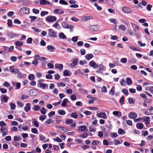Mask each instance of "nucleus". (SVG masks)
<instances>
[{
	"label": "nucleus",
	"mask_w": 153,
	"mask_h": 153,
	"mask_svg": "<svg viewBox=\"0 0 153 153\" xmlns=\"http://www.w3.org/2000/svg\"><path fill=\"white\" fill-rule=\"evenodd\" d=\"M8 36L10 38H13L14 37L16 36L17 34L16 33H14L13 32L9 33H7Z\"/></svg>",
	"instance_id": "6ab92c4d"
},
{
	"label": "nucleus",
	"mask_w": 153,
	"mask_h": 153,
	"mask_svg": "<svg viewBox=\"0 0 153 153\" xmlns=\"http://www.w3.org/2000/svg\"><path fill=\"white\" fill-rule=\"evenodd\" d=\"M118 133L119 134L123 135L125 134V131L121 128L118 129Z\"/></svg>",
	"instance_id": "2f4dec72"
},
{
	"label": "nucleus",
	"mask_w": 153,
	"mask_h": 153,
	"mask_svg": "<svg viewBox=\"0 0 153 153\" xmlns=\"http://www.w3.org/2000/svg\"><path fill=\"white\" fill-rule=\"evenodd\" d=\"M73 120H72L71 119H69L67 120L65 122V123L66 124H69L72 123H73Z\"/></svg>",
	"instance_id": "864d4df0"
},
{
	"label": "nucleus",
	"mask_w": 153,
	"mask_h": 153,
	"mask_svg": "<svg viewBox=\"0 0 153 153\" xmlns=\"http://www.w3.org/2000/svg\"><path fill=\"white\" fill-rule=\"evenodd\" d=\"M31 132L34 133V134H37L38 133V130H37L35 128H33L31 129Z\"/></svg>",
	"instance_id": "8fccbe9b"
},
{
	"label": "nucleus",
	"mask_w": 153,
	"mask_h": 153,
	"mask_svg": "<svg viewBox=\"0 0 153 153\" xmlns=\"http://www.w3.org/2000/svg\"><path fill=\"white\" fill-rule=\"evenodd\" d=\"M15 23L17 24H21V22L18 19H16L14 20V21Z\"/></svg>",
	"instance_id": "0e129e2a"
},
{
	"label": "nucleus",
	"mask_w": 153,
	"mask_h": 153,
	"mask_svg": "<svg viewBox=\"0 0 153 153\" xmlns=\"http://www.w3.org/2000/svg\"><path fill=\"white\" fill-rule=\"evenodd\" d=\"M69 102L67 98L64 99L61 104V105L62 107H65L66 106L67 102Z\"/></svg>",
	"instance_id": "b1692460"
},
{
	"label": "nucleus",
	"mask_w": 153,
	"mask_h": 153,
	"mask_svg": "<svg viewBox=\"0 0 153 153\" xmlns=\"http://www.w3.org/2000/svg\"><path fill=\"white\" fill-rule=\"evenodd\" d=\"M126 82L129 85H131L132 84V81L131 78L127 77L126 78Z\"/></svg>",
	"instance_id": "cd10ccee"
},
{
	"label": "nucleus",
	"mask_w": 153,
	"mask_h": 153,
	"mask_svg": "<svg viewBox=\"0 0 153 153\" xmlns=\"http://www.w3.org/2000/svg\"><path fill=\"white\" fill-rule=\"evenodd\" d=\"M137 117V114L135 112H131L128 114V117L134 119Z\"/></svg>",
	"instance_id": "9b49d317"
},
{
	"label": "nucleus",
	"mask_w": 153,
	"mask_h": 153,
	"mask_svg": "<svg viewBox=\"0 0 153 153\" xmlns=\"http://www.w3.org/2000/svg\"><path fill=\"white\" fill-rule=\"evenodd\" d=\"M137 43L138 45L140 47H144L146 45V44L145 43H143L140 41H138Z\"/></svg>",
	"instance_id": "bf43d9fd"
},
{
	"label": "nucleus",
	"mask_w": 153,
	"mask_h": 153,
	"mask_svg": "<svg viewBox=\"0 0 153 153\" xmlns=\"http://www.w3.org/2000/svg\"><path fill=\"white\" fill-rule=\"evenodd\" d=\"M10 109L12 110H14L16 108V105L13 103H10Z\"/></svg>",
	"instance_id": "a18cd8bd"
},
{
	"label": "nucleus",
	"mask_w": 153,
	"mask_h": 153,
	"mask_svg": "<svg viewBox=\"0 0 153 153\" xmlns=\"http://www.w3.org/2000/svg\"><path fill=\"white\" fill-rule=\"evenodd\" d=\"M89 65L94 68H98V65L94 61L92 60L89 63Z\"/></svg>",
	"instance_id": "1a4fd4ad"
},
{
	"label": "nucleus",
	"mask_w": 153,
	"mask_h": 153,
	"mask_svg": "<svg viewBox=\"0 0 153 153\" xmlns=\"http://www.w3.org/2000/svg\"><path fill=\"white\" fill-rule=\"evenodd\" d=\"M59 3L62 4L63 5H68V3L65 1L64 0H60L59 1Z\"/></svg>",
	"instance_id": "a19ab883"
},
{
	"label": "nucleus",
	"mask_w": 153,
	"mask_h": 153,
	"mask_svg": "<svg viewBox=\"0 0 153 153\" xmlns=\"http://www.w3.org/2000/svg\"><path fill=\"white\" fill-rule=\"evenodd\" d=\"M62 25L64 28L67 29L69 28V26L70 25H68L67 23L65 22H63L62 23Z\"/></svg>",
	"instance_id": "a878e982"
},
{
	"label": "nucleus",
	"mask_w": 153,
	"mask_h": 153,
	"mask_svg": "<svg viewBox=\"0 0 153 153\" xmlns=\"http://www.w3.org/2000/svg\"><path fill=\"white\" fill-rule=\"evenodd\" d=\"M105 1L109 5L113 4L114 3L113 0H105Z\"/></svg>",
	"instance_id": "3c124183"
},
{
	"label": "nucleus",
	"mask_w": 153,
	"mask_h": 153,
	"mask_svg": "<svg viewBox=\"0 0 153 153\" xmlns=\"http://www.w3.org/2000/svg\"><path fill=\"white\" fill-rule=\"evenodd\" d=\"M114 86L112 88L109 92V94H110L111 95H113L115 93V90H114Z\"/></svg>",
	"instance_id": "7c9ffc66"
},
{
	"label": "nucleus",
	"mask_w": 153,
	"mask_h": 153,
	"mask_svg": "<svg viewBox=\"0 0 153 153\" xmlns=\"http://www.w3.org/2000/svg\"><path fill=\"white\" fill-rule=\"evenodd\" d=\"M150 117H145L142 118V122H145V124L149 123V119Z\"/></svg>",
	"instance_id": "9d476101"
},
{
	"label": "nucleus",
	"mask_w": 153,
	"mask_h": 153,
	"mask_svg": "<svg viewBox=\"0 0 153 153\" xmlns=\"http://www.w3.org/2000/svg\"><path fill=\"white\" fill-rule=\"evenodd\" d=\"M128 101L130 104H133L135 101V99L134 98H129Z\"/></svg>",
	"instance_id": "72a5a7b5"
},
{
	"label": "nucleus",
	"mask_w": 153,
	"mask_h": 153,
	"mask_svg": "<svg viewBox=\"0 0 153 153\" xmlns=\"http://www.w3.org/2000/svg\"><path fill=\"white\" fill-rule=\"evenodd\" d=\"M89 130L91 132L95 131V128L93 126L91 125L89 126Z\"/></svg>",
	"instance_id": "69168bd1"
},
{
	"label": "nucleus",
	"mask_w": 153,
	"mask_h": 153,
	"mask_svg": "<svg viewBox=\"0 0 153 153\" xmlns=\"http://www.w3.org/2000/svg\"><path fill=\"white\" fill-rule=\"evenodd\" d=\"M93 55L92 54H88L85 56V59L88 60H90L91 59L93 58Z\"/></svg>",
	"instance_id": "5701e85b"
},
{
	"label": "nucleus",
	"mask_w": 153,
	"mask_h": 153,
	"mask_svg": "<svg viewBox=\"0 0 153 153\" xmlns=\"http://www.w3.org/2000/svg\"><path fill=\"white\" fill-rule=\"evenodd\" d=\"M123 92L126 96L128 95V90L125 88H123L122 90Z\"/></svg>",
	"instance_id": "37998d69"
},
{
	"label": "nucleus",
	"mask_w": 153,
	"mask_h": 153,
	"mask_svg": "<svg viewBox=\"0 0 153 153\" xmlns=\"http://www.w3.org/2000/svg\"><path fill=\"white\" fill-rule=\"evenodd\" d=\"M102 91V92L105 93L107 92V88L105 86H103L101 88Z\"/></svg>",
	"instance_id": "5fc2aeb1"
},
{
	"label": "nucleus",
	"mask_w": 153,
	"mask_h": 153,
	"mask_svg": "<svg viewBox=\"0 0 153 153\" xmlns=\"http://www.w3.org/2000/svg\"><path fill=\"white\" fill-rule=\"evenodd\" d=\"M48 13V12L47 11H42L41 12V16H42L47 15Z\"/></svg>",
	"instance_id": "ea45409f"
},
{
	"label": "nucleus",
	"mask_w": 153,
	"mask_h": 153,
	"mask_svg": "<svg viewBox=\"0 0 153 153\" xmlns=\"http://www.w3.org/2000/svg\"><path fill=\"white\" fill-rule=\"evenodd\" d=\"M32 11L34 13L36 14H38L39 13V10L35 8L33 9Z\"/></svg>",
	"instance_id": "e2e57ef3"
},
{
	"label": "nucleus",
	"mask_w": 153,
	"mask_h": 153,
	"mask_svg": "<svg viewBox=\"0 0 153 153\" xmlns=\"http://www.w3.org/2000/svg\"><path fill=\"white\" fill-rule=\"evenodd\" d=\"M39 87L43 89H48V84L45 83H39Z\"/></svg>",
	"instance_id": "ddd939ff"
},
{
	"label": "nucleus",
	"mask_w": 153,
	"mask_h": 153,
	"mask_svg": "<svg viewBox=\"0 0 153 153\" xmlns=\"http://www.w3.org/2000/svg\"><path fill=\"white\" fill-rule=\"evenodd\" d=\"M7 24L9 27L12 26V22L11 19H8L7 21Z\"/></svg>",
	"instance_id": "09e8293b"
},
{
	"label": "nucleus",
	"mask_w": 153,
	"mask_h": 153,
	"mask_svg": "<svg viewBox=\"0 0 153 153\" xmlns=\"http://www.w3.org/2000/svg\"><path fill=\"white\" fill-rule=\"evenodd\" d=\"M100 29V26L98 25L91 26L90 29L92 32H95L98 30Z\"/></svg>",
	"instance_id": "39448f33"
},
{
	"label": "nucleus",
	"mask_w": 153,
	"mask_h": 153,
	"mask_svg": "<svg viewBox=\"0 0 153 153\" xmlns=\"http://www.w3.org/2000/svg\"><path fill=\"white\" fill-rule=\"evenodd\" d=\"M2 127L1 128V132H3L4 131L6 130L7 129V128L5 127V126L6 125H0Z\"/></svg>",
	"instance_id": "79ce46f5"
},
{
	"label": "nucleus",
	"mask_w": 153,
	"mask_h": 153,
	"mask_svg": "<svg viewBox=\"0 0 153 153\" xmlns=\"http://www.w3.org/2000/svg\"><path fill=\"white\" fill-rule=\"evenodd\" d=\"M55 68L56 69H58L60 70H62L63 68V65L62 64H56L55 65Z\"/></svg>",
	"instance_id": "a211bd4d"
},
{
	"label": "nucleus",
	"mask_w": 153,
	"mask_h": 153,
	"mask_svg": "<svg viewBox=\"0 0 153 153\" xmlns=\"http://www.w3.org/2000/svg\"><path fill=\"white\" fill-rule=\"evenodd\" d=\"M33 39L30 37L28 38L27 40V43L28 44H31L32 43Z\"/></svg>",
	"instance_id": "4d7b16f0"
},
{
	"label": "nucleus",
	"mask_w": 153,
	"mask_h": 153,
	"mask_svg": "<svg viewBox=\"0 0 153 153\" xmlns=\"http://www.w3.org/2000/svg\"><path fill=\"white\" fill-rule=\"evenodd\" d=\"M47 112V110L44 107H43L42 108L41 110L40 111L41 113L42 114H46Z\"/></svg>",
	"instance_id": "c03bdc74"
},
{
	"label": "nucleus",
	"mask_w": 153,
	"mask_h": 153,
	"mask_svg": "<svg viewBox=\"0 0 153 153\" xmlns=\"http://www.w3.org/2000/svg\"><path fill=\"white\" fill-rule=\"evenodd\" d=\"M40 1V3L41 5H45L46 4H50V2L47 1L46 0H39Z\"/></svg>",
	"instance_id": "4be33fe9"
},
{
	"label": "nucleus",
	"mask_w": 153,
	"mask_h": 153,
	"mask_svg": "<svg viewBox=\"0 0 153 153\" xmlns=\"http://www.w3.org/2000/svg\"><path fill=\"white\" fill-rule=\"evenodd\" d=\"M129 47L131 49H132V50H133L134 51H137V48H135L133 45H129Z\"/></svg>",
	"instance_id": "13d9d810"
},
{
	"label": "nucleus",
	"mask_w": 153,
	"mask_h": 153,
	"mask_svg": "<svg viewBox=\"0 0 153 153\" xmlns=\"http://www.w3.org/2000/svg\"><path fill=\"white\" fill-rule=\"evenodd\" d=\"M47 116L45 115L44 114L43 115L40 116L39 117V120L42 121H43L45 119Z\"/></svg>",
	"instance_id": "58836bf2"
},
{
	"label": "nucleus",
	"mask_w": 153,
	"mask_h": 153,
	"mask_svg": "<svg viewBox=\"0 0 153 153\" xmlns=\"http://www.w3.org/2000/svg\"><path fill=\"white\" fill-rule=\"evenodd\" d=\"M3 99L4 102L6 103L7 102L9 98L8 97L4 96Z\"/></svg>",
	"instance_id": "338daca9"
},
{
	"label": "nucleus",
	"mask_w": 153,
	"mask_h": 153,
	"mask_svg": "<svg viewBox=\"0 0 153 153\" xmlns=\"http://www.w3.org/2000/svg\"><path fill=\"white\" fill-rule=\"evenodd\" d=\"M16 46H22L23 45L22 42H20L19 41H17L14 43Z\"/></svg>",
	"instance_id": "bb28decb"
},
{
	"label": "nucleus",
	"mask_w": 153,
	"mask_h": 153,
	"mask_svg": "<svg viewBox=\"0 0 153 153\" xmlns=\"http://www.w3.org/2000/svg\"><path fill=\"white\" fill-rule=\"evenodd\" d=\"M59 37L62 39H66L67 37L66 36L62 33H61L59 35Z\"/></svg>",
	"instance_id": "393cba45"
},
{
	"label": "nucleus",
	"mask_w": 153,
	"mask_h": 153,
	"mask_svg": "<svg viewBox=\"0 0 153 153\" xmlns=\"http://www.w3.org/2000/svg\"><path fill=\"white\" fill-rule=\"evenodd\" d=\"M97 116L100 117L104 119H105L106 118V115L104 112H100L98 113L97 115Z\"/></svg>",
	"instance_id": "f8f14e48"
},
{
	"label": "nucleus",
	"mask_w": 153,
	"mask_h": 153,
	"mask_svg": "<svg viewBox=\"0 0 153 153\" xmlns=\"http://www.w3.org/2000/svg\"><path fill=\"white\" fill-rule=\"evenodd\" d=\"M98 67H99V70H97L96 72L98 73L102 74V71L104 70L103 68L104 65L101 64L98 66Z\"/></svg>",
	"instance_id": "4468645a"
},
{
	"label": "nucleus",
	"mask_w": 153,
	"mask_h": 153,
	"mask_svg": "<svg viewBox=\"0 0 153 153\" xmlns=\"http://www.w3.org/2000/svg\"><path fill=\"white\" fill-rule=\"evenodd\" d=\"M17 74L19 78H22V74L19 70L18 69H15V74Z\"/></svg>",
	"instance_id": "f3484780"
},
{
	"label": "nucleus",
	"mask_w": 153,
	"mask_h": 153,
	"mask_svg": "<svg viewBox=\"0 0 153 153\" xmlns=\"http://www.w3.org/2000/svg\"><path fill=\"white\" fill-rule=\"evenodd\" d=\"M94 5L95 7H97V9L99 11L101 10L102 9V7L98 5V4L97 3H95L94 4Z\"/></svg>",
	"instance_id": "f704fd0d"
},
{
	"label": "nucleus",
	"mask_w": 153,
	"mask_h": 153,
	"mask_svg": "<svg viewBox=\"0 0 153 153\" xmlns=\"http://www.w3.org/2000/svg\"><path fill=\"white\" fill-rule=\"evenodd\" d=\"M56 16H49L45 19V20L49 22H54L56 20Z\"/></svg>",
	"instance_id": "f257e3e1"
},
{
	"label": "nucleus",
	"mask_w": 153,
	"mask_h": 153,
	"mask_svg": "<svg viewBox=\"0 0 153 153\" xmlns=\"http://www.w3.org/2000/svg\"><path fill=\"white\" fill-rule=\"evenodd\" d=\"M71 116L72 117L76 118L77 117L78 115L76 113L74 112L71 114Z\"/></svg>",
	"instance_id": "49530a36"
},
{
	"label": "nucleus",
	"mask_w": 153,
	"mask_h": 153,
	"mask_svg": "<svg viewBox=\"0 0 153 153\" xmlns=\"http://www.w3.org/2000/svg\"><path fill=\"white\" fill-rule=\"evenodd\" d=\"M122 11L125 13H131L132 12V10L130 8L125 6L123 8Z\"/></svg>",
	"instance_id": "20e7f679"
},
{
	"label": "nucleus",
	"mask_w": 153,
	"mask_h": 153,
	"mask_svg": "<svg viewBox=\"0 0 153 153\" xmlns=\"http://www.w3.org/2000/svg\"><path fill=\"white\" fill-rule=\"evenodd\" d=\"M71 73V72L70 71L68 70H66L63 72V75L65 76H69L71 75V74H70Z\"/></svg>",
	"instance_id": "aec40b11"
},
{
	"label": "nucleus",
	"mask_w": 153,
	"mask_h": 153,
	"mask_svg": "<svg viewBox=\"0 0 153 153\" xmlns=\"http://www.w3.org/2000/svg\"><path fill=\"white\" fill-rule=\"evenodd\" d=\"M29 18L31 19L30 21L31 22H32L35 21L37 19V17H36V16H30L29 17Z\"/></svg>",
	"instance_id": "de8ad7c7"
},
{
	"label": "nucleus",
	"mask_w": 153,
	"mask_h": 153,
	"mask_svg": "<svg viewBox=\"0 0 153 153\" xmlns=\"http://www.w3.org/2000/svg\"><path fill=\"white\" fill-rule=\"evenodd\" d=\"M57 86L60 87V86H63L64 87L65 86V84L63 83V82H57Z\"/></svg>",
	"instance_id": "6e6d98bb"
},
{
	"label": "nucleus",
	"mask_w": 153,
	"mask_h": 153,
	"mask_svg": "<svg viewBox=\"0 0 153 153\" xmlns=\"http://www.w3.org/2000/svg\"><path fill=\"white\" fill-rule=\"evenodd\" d=\"M29 96L28 95H26L24 94L22 95V97H21V99L22 100H24L26 98H29Z\"/></svg>",
	"instance_id": "603ef678"
},
{
	"label": "nucleus",
	"mask_w": 153,
	"mask_h": 153,
	"mask_svg": "<svg viewBox=\"0 0 153 153\" xmlns=\"http://www.w3.org/2000/svg\"><path fill=\"white\" fill-rule=\"evenodd\" d=\"M21 137L18 135L15 136L14 137V140L15 141H18L20 140Z\"/></svg>",
	"instance_id": "c9c22d12"
},
{
	"label": "nucleus",
	"mask_w": 153,
	"mask_h": 153,
	"mask_svg": "<svg viewBox=\"0 0 153 153\" xmlns=\"http://www.w3.org/2000/svg\"><path fill=\"white\" fill-rule=\"evenodd\" d=\"M53 140L54 141H56L58 142H61L62 141V140L60 139L58 137H56V138H54Z\"/></svg>",
	"instance_id": "774afa93"
},
{
	"label": "nucleus",
	"mask_w": 153,
	"mask_h": 153,
	"mask_svg": "<svg viewBox=\"0 0 153 153\" xmlns=\"http://www.w3.org/2000/svg\"><path fill=\"white\" fill-rule=\"evenodd\" d=\"M144 113L148 115L153 114V107L151 106L150 108L147 109L146 111L144 112Z\"/></svg>",
	"instance_id": "423d86ee"
},
{
	"label": "nucleus",
	"mask_w": 153,
	"mask_h": 153,
	"mask_svg": "<svg viewBox=\"0 0 153 153\" xmlns=\"http://www.w3.org/2000/svg\"><path fill=\"white\" fill-rule=\"evenodd\" d=\"M58 112L59 114L61 115H64L66 113L65 111L63 110H59L58 111Z\"/></svg>",
	"instance_id": "4c0bfd02"
},
{
	"label": "nucleus",
	"mask_w": 153,
	"mask_h": 153,
	"mask_svg": "<svg viewBox=\"0 0 153 153\" xmlns=\"http://www.w3.org/2000/svg\"><path fill=\"white\" fill-rule=\"evenodd\" d=\"M49 32L48 35L50 37H56L57 33L53 31L52 29H50L48 30Z\"/></svg>",
	"instance_id": "7ed1b4c3"
},
{
	"label": "nucleus",
	"mask_w": 153,
	"mask_h": 153,
	"mask_svg": "<svg viewBox=\"0 0 153 153\" xmlns=\"http://www.w3.org/2000/svg\"><path fill=\"white\" fill-rule=\"evenodd\" d=\"M53 12L59 15H62L64 13V11L63 9H54Z\"/></svg>",
	"instance_id": "6e6552de"
},
{
	"label": "nucleus",
	"mask_w": 153,
	"mask_h": 153,
	"mask_svg": "<svg viewBox=\"0 0 153 153\" xmlns=\"http://www.w3.org/2000/svg\"><path fill=\"white\" fill-rule=\"evenodd\" d=\"M48 50L51 52H52L54 49V47L51 45H49L47 46Z\"/></svg>",
	"instance_id": "c85d7f7f"
},
{
	"label": "nucleus",
	"mask_w": 153,
	"mask_h": 153,
	"mask_svg": "<svg viewBox=\"0 0 153 153\" xmlns=\"http://www.w3.org/2000/svg\"><path fill=\"white\" fill-rule=\"evenodd\" d=\"M78 127V130L79 131H85V130L86 129V127L85 126H82Z\"/></svg>",
	"instance_id": "dca6fc26"
},
{
	"label": "nucleus",
	"mask_w": 153,
	"mask_h": 153,
	"mask_svg": "<svg viewBox=\"0 0 153 153\" xmlns=\"http://www.w3.org/2000/svg\"><path fill=\"white\" fill-rule=\"evenodd\" d=\"M28 78L30 80H33L34 79V76L33 74H30L29 75Z\"/></svg>",
	"instance_id": "c756f323"
},
{
	"label": "nucleus",
	"mask_w": 153,
	"mask_h": 153,
	"mask_svg": "<svg viewBox=\"0 0 153 153\" xmlns=\"http://www.w3.org/2000/svg\"><path fill=\"white\" fill-rule=\"evenodd\" d=\"M29 9L27 7H23L20 9V13L22 14H28L30 13Z\"/></svg>",
	"instance_id": "f03ea898"
},
{
	"label": "nucleus",
	"mask_w": 153,
	"mask_h": 153,
	"mask_svg": "<svg viewBox=\"0 0 153 153\" xmlns=\"http://www.w3.org/2000/svg\"><path fill=\"white\" fill-rule=\"evenodd\" d=\"M21 84L19 82H18L16 83V87H15L16 89H19L20 88Z\"/></svg>",
	"instance_id": "052dcab7"
},
{
	"label": "nucleus",
	"mask_w": 153,
	"mask_h": 153,
	"mask_svg": "<svg viewBox=\"0 0 153 153\" xmlns=\"http://www.w3.org/2000/svg\"><path fill=\"white\" fill-rule=\"evenodd\" d=\"M56 127L58 128L57 131H58L61 133L65 132L67 131V129L66 128H64V127H60L58 126H56Z\"/></svg>",
	"instance_id": "0eeeda50"
},
{
	"label": "nucleus",
	"mask_w": 153,
	"mask_h": 153,
	"mask_svg": "<svg viewBox=\"0 0 153 153\" xmlns=\"http://www.w3.org/2000/svg\"><path fill=\"white\" fill-rule=\"evenodd\" d=\"M16 103L20 107H22L24 105V104L19 100L17 101L16 102Z\"/></svg>",
	"instance_id": "e433bc0d"
},
{
	"label": "nucleus",
	"mask_w": 153,
	"mask_h": 153,
	"mask_svg": "<svg viewBox=\"0 0 153 153\" xmlns=\"http://www.w3.org/2000/svg\"><path fill=\"white\" fill-rule=\"evenodd\" d=\"M78 62V59L77 58H74L73 60V62L71 63V66H74L76 65Z\"/></svg>",
	"instance_id": "412c9836"
},
{
	"label": "nucleus",
	"mask_w": 153,
	"mask_h": 153,
	"mask_svg": "<svg viewBox=\"0 0 153 153\" xmlns=\"http://www.w3.org/2000/svg\"><path fill=\"white\" fill-rule=\"evenodd\" d=\"M31 108L30 104L28 103L26 104V105L24 108L25 111L27 112H28Z\"/></svg>",
	"instance_id": "2eb2a0df"
},
{
	"label": "nucleus",
	"mask_w": 153,
	"mask_h": 153,
	"mask_svg": "<svg viewBox=\"0 0 153 153\" xmlns=\"http://www.w3.org/2000/svg\"><path fill=\"white\" fill-rule=\"evenodd\" d=\"M110 21L114 24H117V20L115 19L111 18L110 19Z\"/></svg>",
	"instance_id": "473e14b6"
},
{
	"label": "nucleus",
	"mask_w": 153,
	"mask_h": 153,
	"mask_svg": "<svg viewBox=\"0 0 153 153\" xmlns=\"http://www.w3.org/2000/svg\"><path fill=\"white\" fill-rule=\"evenodd\" d=\"M81 54L82 55H84L86 53V51L84 49H81L80 50Z\"/></svg>",
	"instance_id": "680f3d73"
}]
</instances>
